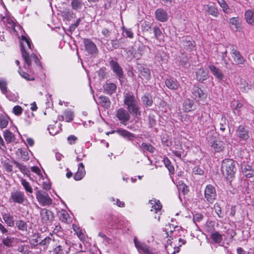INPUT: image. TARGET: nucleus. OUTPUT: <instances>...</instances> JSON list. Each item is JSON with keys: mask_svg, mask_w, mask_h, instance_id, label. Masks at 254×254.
<instances>
[{"mask_svg": "<svg viewBox=\"0 0 254 254\" xmlns=\"http://www.w3.org/2000/svg\"><path fill=\"white\" fill-rule=\"evenodd\" d=\"M142 102L145 106L150 107L153 104V100L152 97L149 94L143 95L142 98Z\"/></svg>", "mask_w": 254, "mask_h": 254, "instance_id": "obj_39", "label": "nucleus"}, {"mask_svg": "<svg viewBox=\"0 0 254 254\" xmlns=\"http://www.w3.org/2000/svg\"><path fill=\"white\" fill-rule=\"evenodd\" d=\"M33 237V238L30 240V244L31 248H34L37 245H39L40 242L39 239L40 238V235L39 234H35Z\"/></svg>", "mask_w": 254, "mask_h": 254, "instance_id": "obj_46", "label": "nucleus"}, {"mask_svg": "<svg viewBox=\"0 0 254 254\" xmlns=\"http://www.w3.org/2000/svg\"><path fill=\"white\" fill-rule=\"evenodd\" d=\"M173 153L177 157H178L180 159H181L184 156L183 151H182V149L177 150H173Z\"/></svg>", "mask_w": 254, "mask_h": 254, "instance_id": "obj_62", "label": "nucleus"}, {"mask_svg": "<svg viewBox=\"0 0 254 254\" xmlns=\"http://www.w3.org/2000/svg\"><path fill=\"white\" fill-rule=\"evenodd\" d=\"M60 219L63 222H67L69 216L67 213L64 212L61 213L60 215Z\"/></svg>", "mask_w": 254, "mask_h": 254, "instance_id": "obj_59", "label": "nucleus"}, {"mask_svg": "<svg viewBox=\"0 0 254 254\" xmlns=\"http://www.w3.org/2000/svg\"><path fill=\"white\" fill-rule=\"evenodd\" d=\"M203 7L205 12L209 15L214 17H217L219 15V10L215 4H204Z\"/></svg>", "mask_w": 254, "mask_h": 254, "instance_id": "obj_17", "label": "nucleus"}, {"mask_svg": "<svg viewBox=\"0 0 254 254\" xmlns=\"http://www.w3.org/2000/svg\"><path fill=\"white\" fill-rule=\"evenodd\" d=\"M229 23L234 26L235 31L240 32L242 30V21L238 16L230 18Z\"/></svg>", "mask_w": 254, "mask_h": 254, "instance_id": "obj_23", "label": "nucleus"}, {"mask_svg": "<svg viewBox=\"0 0 254 254\" xmlns=\"http://www.w3.org/2000/svg\"><path fill=\"white\" fill-rule=\"evenodd\" d=\"M83 43L86 51L90 54L96 55L98 53V50L96 45L89 39H84Z\"/></svg>", "mask_w": 254, "mask_h": 254, "instance_id": "obj_12", "label": "nucleus"}, {"mask_svg": "<svg viewBox=\"0 0 254 254\" xmlns=\"http://www.w3.org/2000/svg\"><path fill=\"white\" fill-rule=\"evenodd\" d=\"M70 247L67 246V242L65 241L59 242L56 247L53 249V252L54 254H68L70 251Z\"/></svg>", "mask_w": 254, "mask_h": 254, "instance_id": "obj_10", "label": "nucleus"}, {"mask_svg": "<svg viewBox=\"0 0 254 254\" xmlns=\"http://www.w3.org/2000/svg\"><path fill=\"white\" fill-rule=\"evenodd\" d=\"M155 15L159 21L165 22L168 20V14L166 10L162 8H157L155 11Z\"/></svg>", "mask_w": 254, "mask_h": 254, "instance_id": "obj_16", "label": "nucleus"}, {"mask_svg": "<svg viewBox=\"0 0 254 254\" xmlns=\"http://www.w3.org/2000/svg\"><path fill=\"white\" fill-rule=\"evenodd\" d=\"M36 197L38 202L42 206L50 205L52 204V199L45 191L39 190L36 192Z\"/></svg>", "mask_w": 254, "mask_h": 254, "instance_id": "obj_6", "label": "nucleus"}, {"mask_svg": "<svg viewBox=\"0 0 254 254\" xmlns=\"http://www.w3.org/2000/svg\"><path fill=\"white\" fill-rule=\"evenodd\" d=\"M243 174L247 178H251L254 176V170L252 167L249 165H245L242 170Z\"/></svg>", "mask_w": 254, "mask_h": 254, "instance_id": "obj_33", "label": "nucleus"}, {"mask_svg": "<svg viewBox=\"0 0 254 254\" xmlns=\"http://www.w3.org/2000/svg\"><path fill=\"white\" fill-rule=\"evenodd\" d=\"M148 122L149 127L152 128L156 125V119L154 114L150 113L148 116Z\"/></svg>", "mask_w": 254, "mask_h": 254, "instance_id": "obj_49", "label": "nucleus"}, {"mask_svg": "<svg viewBox=\"0 0 254 254\" xmlns=\"http://www.w3.org/2000/svg\"><path fill=\"white\" fill-rule=\"evenodd\" d=\"M153 32L154 33L155 38L158 41H159L160 43H163L164 42V40L163 38V34L161 31L160 29L156 26L153 28Z\"/></svg>", "mask_w": 254, "mask_h": 254, "instance_id": "obj_35", "label": "nucleus"}, {"mask_svg": "<svg viewBox=\"0 0 254 254\" xmlns=\"http://www.w3.org/2000/svg\"><path fill=\"white\" fill-rule=\"evenodd\" d=\"M42 222L47 224H50L54 219V214L50 210L44 208L40 211Z\"/></svg>", "mask_w": 254, "mask_h": 254, "instance_id": "obj_11", "label": "nucleus"}, {"mask_svg": "<svg viewBox=\"0 0 254 254\" xmlns=\"http://www.w3.org/2000/svg\"><path fill=\"white\" fill-rule=\"evenodd\" d=\"M84 3L81 0H72L71 2V6L74 10L80 9L83 6Z\"/></svg>", "mask_w": 254, "mask_h": 254, "instance_id": "obj_41", "label": "nucleus"}, {"mask_svg": "<svg viewBox=\"0 0 254 254\" xmlns=\"http://www.w3.org/2000/svg\"><path fill=\"white\" fill-rule=\"evenodd\" d=\"M27 200L24 192L20 190H15L11 192L9 198V202L19 204H23Z\"/></svg>", "mask_w": 254, "mask_h": 254, "instance_id": "obj_4", "label": "nucleus"}, {"mask_svg": "<svg viewBox=\"0 0 254 254\" xmlns=\"http://www.w3.org/2000/svg\"><path fill=\"white\" fill-rule=\"evenodd\" d=\"M17 251L23 254H28L29 252L27 249V246L25 245L19 246Z\"/></svg>", "mask_w": 254, "mask_h": 254, "instance_id": "obj_57", "label": "nucleus"}, {"mask_svg": "<svg viewBox=\"0 0 254 254\" xmlns=\"http://www.w3.org/2000/svg\"><path fill=\"white\" fill-rule=\"evenodd\" d=\"M141 27L143 31H148L151 28V25L149 22L145 21L142 23Z\"/></svg>", "mask_w": 254, "mask_h": 254, "instance_id": "obj_64", "label": "nucleus"}, {"mask_svg": "<svg viewBox=\"0 0 254 254\" xmlns=\"http://www.w3.org/2000/svg\"><path fill=\"white\" fill-rule=\"evenodd\" d=\"M2 219L6 224V225L10 227L14 226V221L13 216H11L9 213H4L2 215Z\"/></svg>", "mask_w": 254, "mask_h": 254, "instance_id": "obj_34", "label": "nucleus"}, {"mask_svg": "<svg viewBox=\"0 0 254 254\" xmlns=\"http://www.w3.org/2000/svg\"><path fill=\"white\" fill-rule=\"evenodd\" d=\"M203 218V216L201 213H196L193 216V220L194 222H199L201 221Z\"/></svg>", "mask_w": 254, "mask_h": 254, "instance_id": "obj_60", "label": "nucleus"}, {"mask_svg": "<svg viewBox=\"0 0 254 254\" xmlns=\"http://www.w3.org/2000/svg\"><path fill=\"white\" fill-rule=\"evenodd\" d=\"M138 69L140 75L146 79H149L150 78V71L149 68L144 67L141 64H139Z\"/></svg>", "mask_w": 254, "mask_h": 254, "instance_id": "obj_27", "label": "nucleus"}, {"mask_svg": "<svg viewBox=\"0 0 254 254\" xmlns=\"http://www.w3.org/2000/svg\"><path fill=\"white\" fill-rule=\"evenodd\" d=\"M52 239L49 237H46L39 242V245L46 247L47 249Z\"/></svg>", "mask_w": 254, "mask_h": 254, "instance_id": "obj_55", "label": "nucleus"}, {"mask_svg": "<svg viewBox=\"0 0 254 254\" xmlns=\"http://www.w3.org/2000/svg\"><path fill=\"white\" fill-rule=\"evenodd\" d=\"M124 103L130 114L136 118L141 115L138 100L132 93L128 92L124 95Z\"/></svg>", "mask_w": 254, "mask_h": 254, "instance_id": "obj_2", "label": "nucleus"}, {"mask_svg": "<svg viewBox=\"0 0 254 254\" xmlns=\"http://www.w3.org/2000/svg\"><path fill=\"white\" fill-rule=\"evenodd\" d=\"M140 150L144 152L145 151H148L149 153H152L155 151V148L151 144L143 142L140 146Z\"/></svg>", "mask_w": 254, "mask_h": 254, "instance_id": "obj_31", "label": "nucleus"}, {"mask_svg": "<svg viewBox=\"0 0 254 254\" xmlns=\"http://www.w3.org/2000/svg\"><path fill=\"white\" fill-rule=\"evenodd\" d=\"M13 163L24 174L26 175L27 176H29L30 175V171L25 165H24L23 164L19 163L16 161H13Z\"/></svg>", "mask_w": 254, "mask_h": 254, "instance_id": "obj_36", "label": "nucleus"}, {"mask_svg": "<svg viewBox=\"0 0 254 254\" xmlns=\"http://www.w3.org/2000/svg\"><path fill=\"white\" fill-rule=\"evenodd\" d=\"M135 247L140 254H156L157 253L150 248L145 243L138 241L136 237L133 239Z\"/></svg>", "mask_w": 254, "mask_h": 254, "instance_id": "obj_5", "label": "nucleus"}, {"mask_svg": "<svg viewBox=\"0 0 254 254\" xmlns=\"http://www.w3.org/2000/svg\"><path fill=\"white\" fill-rule=\"evenodd\" d=\"M210 238L216 244H220L223 240L222 235L217 231L212 233L210 235Z\"/></svg>", "mask_w": 254, "mask_h": 254, "instance_id": "obj_38", "label": "nucleus"}, {"mask_svg": "<svg viewBox=\"0 0 254 254\" xmlns=\"http://www.w3.org/2000/svg\"><path fill=\"white\" fill-rule=\"evenodd\" d=\"M13 113L16 116H19L21 114L23 109L21 106L17 105L13 108Z\"/></svg>", "mask_w": 254, "mask_h": 254, "instance_id": "obj_58", "label": "nucleus"}, {"mask_svg": "<svg viewBox=\"0 0 254 254\" xmlns=\"http://www.w3.org/2000/svg\"><path fill=\"white\" fill-rule=\"evenodd\" d=\"M192 173L194 175H202L204 173L203 170L199 166H194L192 169Z\"/></svg>", "mask_w": 254, "mask_h": 254, "instance_id": "obj_56", "label": "nucleus"}, {"mask_svg": "<svg viewBox=\"0 0 254 254\" xmlns=\"http://www.w3.org/2000/svg\"><path fill=\"white\" fill-rule=\"evenodd\" d=\"M214 209L215 210V212L216 213V214H217L219 218H223V217L224 213L222 212V211L221 210V208L220 205L218 203H216L214 205Z\"/></svg>", "mask_w": 254, "mask_h": 254, "instance_id": "obj_53", "label": "nucleus"}, {"mask_svg": "<svg viewBox=\"0 0 254 254\" xmlns=\"http://www.w3.org/2000/svg\"><path fill=\"white\" fill-rule=\"evenodd\" d=\"M85 174L84 166L82 163H80L78 164L77 171L75 174L73 178L75 181H80L85 176Z\"/></svg>", "mask_w": 254, "mask_h": 254, "instance_id": "obj_19", "label": "nucleus"}, {"mask_svg": "<svg viewBox=\"0 0 254 254\" xmlns=\"http://www.w3.org/2000/svg\"><path fill=\"white\" fill-rule=\"evenodd\" d=\"M120 136L127 138L130 141H132V139L136 138L137 137L133 133L128 131V130L120 128L115 131Z\"/></svg>", "mask_w": 254, "mask_h": 254, "instance_id": "obj_18", "label": "nucleus"}, {"mask_svg": "<svg viewBox=\"0 0 254 254\" xmlns=\"http://www.w3.org/2000/svg\"><path fill=\"white\" fill-rule=\"evenodd\" d=\"M245 19L246 22L251 25H254V10L249 9L245 11Z\"/></svg>", "mask_w": 254, "mask_h": 254, "instance_id": "obj_25", "label": "nucleus"}, {"mask_svg": "<svg viewBox=\"0 0 254 254\" xmlns=\"http://www.w3.org/2000/svg\"><path fill=\"white\" fill-rule=\"evenodd\" d=\"M217 2L222 8L223 12L226 14L230 13L231 9L224 0H217Z\"/></svg>", "mask_w": 254, "mask_h": 254, "instance_id": "obj_42", "label": "nucleus"}, {"mask_svg": "<svg viewBox=\"0 0 254 254\" xmlns=\"http://www.w3.org/2000/svg\"><path fill=\"white\" fill-rule=\"evenodd\" d=\"M21 40L22 42L20 43V50L22 57L25 63V64L24 65V68H30L31 65L32 61L33 60L36 65L41 69L42 68V64L37 56L35 54H32L30 55L29 53L25 50L24 48L23 42L26 43L29 49H32V43L30 40L23 35L21 37Z\"/></svg>", "mask_w": 254, "mask_h": 254, "instance_id": "obj_1", "label": "nucleus"}, {"mask_svg": "<svg viewBox=\"0 0 254 254\" xmlns=\"http://www.w3.org/2000/svg\"><path fill=\"white\" fill-rule=\"evenodd\" d=\"M236 162L231 159H225L221 165V171L227 180H231L236 171Z\"/></svg>", "mask_w": 254, "mask_h": 254, "instance_id": "obj_3", "label": "nucleus"}, {"mask_svg": "<svg viewBox=\"0 0 254 254\" xmlns=\"http://www.w3.org/2000/svg\"><path fill=\"white\" fill-rule=\"evenodd\" d=\"M236 134L240 140L247 141L250 138L249 133L244 126H239L236 130Z\"/></svg>", "mask_w": 254, "mask_h": 254, "instance_id": "obj_14", "label": "nucleus"}, {"mask_svg": "<svg viewBox=\"0 0 254 254\" xmlns=\"http://www.w3.org/2000/svg\"><path fill=\"white\" fill-rule=\"evenodd\" d=\"M220 129L222 131L224 132L226 129V127L227 126V120L224 115H222L221 118V121L220 122Z\"/></svg>", "mask_w": 254, "mask_h": 254, "instance_id": "obj_52", "label": "nucleus"}, {"mask_svg": "<svg viewBox=\"0 0 254 254\" xmlns=\"http://www.w3.org/2000/svg\"><path fill=\"white\" fill-rule=\"evenodd\" d=\"M48 129L49 130V133L52 135H55L57 134L61 129L60 128H57L54 125H50L48 127Z\"/></svg>", "mask_w": 254, "mask_h": 254, "instance_id": "obj_54", "label": "nucleus"}, {"mask_svg": "<svg viewBox=\"0 0 254 254\" xmlns=\"http://www.w3.org/2000/svg\"><path fill=\"white\" fill-rule=\"evenodd\" d=\"M130 113L124 108H120L116 111V116L123 125H127L130 119Z\"/></svg>", "mask_w": 254, "mask_h": 254, "instance_id": "obj_8", "label": "nucleus"}, {"mask_svg": "<svg viewBox=\"0 0 254 254\" xmlns=\"http://www.w3.org/2000/svg\"><path fill=\"white\" fill-rule=\"evenodd\" d=\"M210 145L215 152H220L224 150V143L219 140H213L210 142Z\"/></svg>", "mask_w": 254, "mask_h": 254, "instance_id": "obj_21", "label": "nucleus"}, {"mask_svg": "<svg viewBox=\"0 0 254 254\" xmlns=\"http://www.w3.org/2000/svg\"><path fill=\"white\" fill-rule=\"evenodd\" d=\"M109 65L118 78L119 79L122 78L123 76V70L118 62L114 60H111L109 62Z\"/></svg>", "mask_w": 254, "mask_h": 254, "instance_id": "obj_13", "label": "nucleus"}, {"mask_svg": "<svg viewBox=\"0 0 254 254\" xmlns=\"http://www.w3.org/2000/svg\"><path fill=\"white\" fill-rule=\"evenodd\" d=\"M149 203L151 205V211H153L155 213L161 212L162 206L159 200L153 199L149 200Z\"/></svg>", "mask_w": 254, "mask_h": 254, "instance_id": "obj_22", "label": "nucleus"}, {"mask_svg": "<svg viewBox=\"0 0 254 254\" xmlns=\"http://www.w3.org/2000/svg\"><path fill=\"white\" fill-rule=\"evenodd\" d=\"M99 101L100 104L104 108L108 109L110 107L111 101L108 97L101 95L99 98Z\"/></svg>", "mask_w": 254, "mask_h": 254, "instance_id": "obj_30", "label": "nucleus"}, {"mask_svg": "<svg viewBox=\"0 0 254 254\" xmlns=\"http://www.w3.org/2000/svg\"><path fill=\"white\" fill-rule=\"evenodd\" d=\"M64 17L68 21L71 20L74 17V14L71 10H67L63 12Z\"/></svg>", "mask_w": 254, "mask_h": 254, "instance_id": "obj_51", "label": "nucleus"}, {"mask_svg": "<svg viewBox=\"0 0 254 254\" xmlns=\"http://www.w3.org/2000/svg\"><path fill=\"white\" fill-rule=\"evenodd\" d=\"M208 67L212 74L216 79L219 80H221L224 78V74L222 73V71L216 66L211 64L208 66Z\"/></svg>", "mask_w": 254, "mask_h": 254, "instance_id": "obj_20", "label": "nucleus"}, {"mask_svg": "<svg viewBox=\"0 0 254 254\" xmlns=\"http://www.w3.org/2000/svg\"><path fill=\"white\" fill-rule=\"evenodd\" d=\"M196 77L198 81L203 82L207 79L208 72L203 68H200L196 72Z\"/></svg>", "mask_w": 254, "mask_h": 254, "instance_id": "obj_26", "label": "nucleus"}, {"mask_svg": "<svg viewBox=\"0 0 254 254\" xmlns=\"http://www.w3.org/2000/svg\"><path fill=\"white\" fill-rule=\"evenodd\" d=\"M163 162L165 167L168 169L169 172L173 174L174 173V168L172 165L171 162L168 158L165 157L163 159Z\"/></svg>", "mask_w": 254, "mask_h": 254, "instance_id": "obj_45", "label": "nucleus"}, {"mask_svg": "<svg viewBox=\"0 0 254 254\" xmlns=\"http://www.w3.org/2000/svg\"><path fill=\"white\" fill-rule=\"evenodd\" d=\"M191 92L193 98L197 102L204 99L206 97V95L198 86H194L191 90Z\"/></svg>", "mask_w": 254, "mask_h": 254, "instance_id": "obj_15", "label": "nucleus"}, {"mask_svg": "<svg viewBox=\"0 0 254 254\" xmlns=\"http://www.w3.org/2000/svg\"><path fill=\"white\" fill-rule=\"evenodd\" d=\"M166 86L170 89L176 90L179 87V83L177 81L172 78H168L165 81Z\"/></svg>", "mask_w": 254, "mask_h": 254, "instance_id": "obj_28", "label": "nucleus"}, {"mask_svg": "<svg viewBox=\"0 0 254 254\" xmlns=\"http://www.w3.org/2000/svg\"><path fill=\"white\" fill-rule=\"evenodd\" d=\"M103 89L104 93L111 95L116 92L117 86L114 83L106 82L103 85Z\"/></svg>", "mask_w": 254, "mask_h": 254, "instance_id": "obj_24", "label": "nucleus"}, {"mask_svg": "<svg viewBox=\"0 0 254 254\" xmlns=\"http://www.w3.org/2000/svg\"><path fill=\"white\" fill-rule=\"evenodd\" d=\"M231 54L234 62L237 64H244L246 62V59L238 50L237 48L232 45L230 46Z\"/></svg>", "mask_w": 254, "mask_h": 254, "instance_id": "obj_9", "label": "nucleus"}, {"mask_svg": "<svg viewBox=\"0 0 254 254\" xmlns=\"http://www.w3.org/2000/svg\"><path fill=\"white\" fill-rule=\"evenodd\" d=\"M14 242V238L7 236L6 238H3L2 239V243L7 247H11L12 246V244Z\"/></svg>", "mask_w": 254, "mask_h": 254, "instance_id": "obj_47", "label": "nucleus"}, {"mask_svg": "<svg viewBox=\"0 0 254 254\" xmlns=\"http://www.w3.org/2000/svg\"><path fill=\"white\" fill-rule=\"evenodd\" d=\"M9 118L6 115L0 114V128H4L6 127L8 124Z\"/></svg>", "mask_w": 254, "mask_h": 254, "instance_id": "obj_40", "label": "nucleus"}, {"mask_svg": "<svg viewBox=\"0 0 254 254\" xmlns=\"http://www.w3.org/2000/svg\"><path fill=\"white\" fill-rule=\"evenodd\" d=\"M216 189L212 185H207L204 190V198L209 203H212L216 199Z\"/></svg>", "mask_w": 254, "mask_h": 254, "instance_id": "obj_7", "label": "nucleus"}, {"mask_svg": "<svg viewBox=\"0 0 254 254\" xmlns=\"http://www.w3.org/2000/svg\"><path fill=\"white\" fill-rule=\"evenodd\" d=\"M17 154L20 156L21 159L24 161H27L29 160L28 153L25 148L18 149L17 151Z\"/></svg>", "mask_w": 254, "mask_h": 254, "instance_id": "obj_37", "label": "nucleus"}, {"mask_svg": "<svg viewBox=\"0 0 254 254\" xmlns=\"http://www.w3.org/2000/svg\"><path fill=\"white\" fill-rule=\"evenodd\" d=\"M183 43L185 48L190 51L193 50L195 48V42L194 41L185 39L183 40Z\"/></svg>", "mask_w": 254, "mask_h": 254, "instance_id": "obj_43", "label": "nucleus"}, {"mask_svg": "<svg viewBox=\"0 0 254 254\" xmlns=\"http://www.w3.org/2000/svg\"><path fill=\"white\" fill-rule=\"evenodd\" d=\"M3 137L8 144L14 142L16 139L15 135L8 129H6L3 131Z\"/></svg>", "mask_w": 254, "mask_h": 254, "instance_id": "obj_29", "label": "nucleus"}, {"mask_svg": "<svg viewBox=\"0 0 254 254\" xmlns=\"http://www.w3.org/2000/svg\"><path fill=\"white\" fill-rule=\"evenodd\" d=\"M67 139L68 143L70 145H72L75 143L77 138L74 135H70L68 136Z\"/></svg>", "mask_w": 254, "mask_h": 254, "instance_id": "obj_61", "label": "nucleus"}, {"mask_svg": "<svg viewBox=\"0 0 254 254\" xmlns=\"http://www.w3.org/2000/svg\"><path fill=\"white\" fill-rule=\"evenodd\" d=\"M16 226L18 230L21 231H26L27 228V224L23 220H17L16 222Z\"/></svg>", "mask_w": 254, "mask_h": 254, "instance_id": "obj_48", "label": "nucleus"}, {"mask_svg": "<svg viewBox=\"0 0 254 254\" xmlns=\"http://www.w3.org/2000/svg\"><path fill=\"white\" fill-rule=\"evenodd\" d=\"M3 166L7 172H10L12 171V165L8 162H4Z\"/></svg>", "mask_w": 254, "mask_h": 254, "instance_id": "obj_63", "label": "nucleus"}, {"mask_svg": "<svg viewBox=\"0 0 254 254\" xmlns=\"http://www.w3.org/2000/svg\"><path fill=\"white\" fill-rule=\"evenodd\" d=\"M20 182L21 183V185L23 186L25 190L27 192L29 193H32L33 192V190L31 187V186L30 185V183L27 182L25 179H24L23 178H21L20 179Z\"/></svg>", "mask_w": 254, "mask_h": 254, "instance_id": "obj_44", "label": "nucleus"}, {"mask_svg": "<svg viewBox=\"0 0 254 254\" xmlns=\"http://www.w3.org/2000/svg\"><path fill=\"white\" fill-rule=\"evenodd\" d=\"M184 110L185 112H190L194 109V102L192 100L186 99L183 104Z\"/></svg>", "mask_w": 254, "mask_h": 254, "instance_id": "obj_32", "label": "nucleus"}, {"mask_svg": "<svg viewBox=\"0 0 254 254\" xmlns=\"http://www.w3.org/2000/svg\"><path fill=\"white\" fill-rule=\"evenodd\" d=\"M18 72L21 77L25 78L28 81H33L35 80V78L33 76L29 74L25 71L19 70Z\"/></svg>", "mask_w": 254, "mask_h": 254, "instance_id": "obj_50", "label": "nucleus"}]
</instances>
